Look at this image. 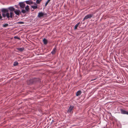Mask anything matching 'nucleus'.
Listing matches in <instances>:
<instances>
[{
    "label": "nucleus",
    "mask_w": 128,
    "mask_h": 128,
    "mask_svg": "<svg viewBox=\"0 0 128 128\" xmlns=\"http://www.w3.org/2000/svg\"><path fill=\"white\" fill-rule=\"evenodd\" d=\"M74 108V106L70 105L67 110V113H68L72 114L73 112V110Z\"/></svg>",
    "instance_id": "1"
},
{
    "label": "nucleus",
    "mask_w": 128,
    "mask_h": 128,
    "mask_svg": "<svg viewBox=\"0 0 128 128\" xmlns=\"http://www.w3.org/2000/svg\"><path fill=\"white\" fill-rule=\"evenodd\" d=\"M25 10L23 9L21 11V12L23 14H25L26 12H28L29 10V6L27 5L25 7Z\"/></svg>",
    "instance_id": "2"
},
{
    "label": "nucleus",
    "mask_w": 128,
    "mask_h": 128,
    "mask_svg": "<svg viewBox=\"0 0 128 128\" xmlns=\"http://www.w3.org/2000/svg\"><path fill=\"white\" fill-rule=\"evenodd\" d=\"M94 14H88L86 16L84 17V19H86L88 18H92V16H93Z\"/></svg>",
    "instance_id": "3"
},
{
    "label": "nucleus",
    "mask_w": 128,
    "mask_h": 128,
    "mask_svg": "<svg viewBox=\"0 0 128 128\" xmlns=\"http://www.w3.org/2000/svg\"><path fill=\"white\" fill-rule=\"evenodd\" d=\"M2 15L4 18H5L6 16L8 18H10V14L8 13H6V14L4 13H2Z\"/></svg>",
    "instance_id": "4"
},
{
    "label": "nucleus",
    "mask_w": 128,
    "mask_h": 128,
    "mask_svg": "<svg viewBox=\"0 0 128 128\" xmlns=\"http://www.w3.org/2000/svg\"><path fill=\"white\" fill-rule=\"evenodd\" d=\"M20 8H24L25 7L26 4L23 2H20L19 4Z\"/></svg>",
    "instance_id": "5"
},
{
    "label": "nucleus",
    "mask_w": 128,
    "mask_h": 128,
    "mask_svg": "<svg viewBox=\"0 0 128 128\" xmlns=\"http://www.w3.org/2000/svg\"><path fill=\"white\" fill-rule=\"evenodd\" d=\"M2 12L4 13H8V8H3L2 9Z\"/></svg>",
    "instance_id": "6"
},
{
    "label": "nucleus",
    "mask_w": 128,
    "mask_h": 128,
    "mask_svg": "<svg viewBox=\"0 0 128 128\" xmlns=\"http://www.w3.org/2000/svg\"><path fill=\"white\" fill-rule=\"evenodd\" d=\"M121 113L123 114H126L128 115V112L122 109H120Z\"/></svg>",
    "instance_id": "7"
},
{
    "label": "nucleus",
    "mask_w": 128,
    "mask_h": 128,
    "mask_svg": "<svg viewBox=\"0 0 128 128\" xmlns=\"http://www.w3.org/2000/svg\"><path fill=\"white\" fill-rule=\"evenodd\" d=\"M44 13L42 12H39L38 15V18H40L44 16Z\"/></svg>",
    "instance_id": "8"
},
{
    "label": "nucleus",
    "mask_w": 128,
    "mask_h": 128,
    "mask_svg": "<svg viewBox=\"0 0 128 128\" xmlns=\"http://www.w3.org/2000/svg\"><path fill=\"white\" fill-rule=\"evenodd\" d=\"M14 12L16 14L18 15H19L20 13V11L19 10H14Z\"/></svg>",
    "instance_id": "9"
},
{
    "label": "nucleus",
    "mask_w": 128,
    "mask_h": 128,
    "mask_svg": "<svg viewBox=\"0 0 128 128\" xmlns=\"http://www.w3.org/2000/svg\"><path fill=\"white\" fill-rule=\"evenodd\" d=\"M16 49L20 52H22L24 50V47L17 48Z\"/></svg>",
    "instance_id": "10"
},
{
    "label": "nucleus",
    "mask_w": 128,
    "mask_h": 128,
    "mask_svg": "<svg viewBox=\"0 0 128 128\" xmlns=\"http://www.w3.org/2000/svg\"><path fill=\"white\" fill-rule=\"evenodd\" d=\"M8 9H9L11 11H14L15 9L13 7L11 6L8 8Z\"/></svg>",
    "instance_id": "11"
},
{
    "label": "nucleus",
    "mask_w": 128,
    "mask_h": 128,
    "mask_svg": "<svg viewBox=\"0 0 128 128\" xmlns=\"http://www.w3.org/2000/svg\"><path fill=\"white\" fill-rule=\"evenodd\" d=\"M26 3L28 4H30L33 3V2L30 0H27L25 1Z\"/></svg>",
    "instance_id": "12"
},
{
    "label": "nucleus",
    "mask_w": 128,
    "mask_h": 128,
    "mask_svg": "<svg viewBox=\"0 0 128 128\" xmlns=\"http://www.w3.org/2000/svg\"><path fill=\"white\" fill-rule=\"evenodd\" d=\"M35 5L33 6H32L31 7L34 9H36L38 8V6L37 4L35 3Z\"/></svg>",
    "instance_id": "13"
},
{
    "label": "nucleus",
    "mask_w": 128,
    "mask_h": 128,
    "mask_svg": "<svg viewBox=\"0 0 128 128\" xmlns=\"http://www.w3.org/2000/svg\"><path fill=\"white\" fill-rule=\"evenodd\" d=\"M56 48L55 47L53 49L52 51L51 52V53L52 54H54L56 52Z\"/></svg>",
    "instance_id": "14"
},
{
    "label": "nucleus",
    "mask_w": 128,
    "mask_h": 128,
    "mask_svg": "<svg viewBox=\"0 0 128 128\" xmlns=\"http://www.w3.org/2000/svg\"><path fill=\"white\" fill-rule=\"evenodd\" d=\"M122 84L123 85L125 84L126 83L125 80L124 79H123L122 81H120V84Z\"/></svg>",
    "instance_id": "15"
},
{
    "label": "nucleus",
    "mask_w": 128,
    "mask_h": 128,
    "mask_svg": "<svg viewBox=\"0 0 128 128\" xmlns=\"http://www.w3.org/2000/svg\"><path fill=\"white\" fill-rule=\"evenodd\" d=\"M82 93V92L80 90L76 92V96H78L80 95Z\"/></svg>",
    "instance_id": "16"
},
{
    "label": "nucleus",
    "mask_w": 128,
    "mask_h": 128,
    "mask_svg": "<svg viewBox=\"0 0 128 128\" xmlns=\"http://www.w3.org/2000/svg\"><path fill=\"white\" fill-rule=\"evenodd\" d=\"M43 41L44 44H46L47 43V41L46 39L44 38L43 40Z\"/></svg>",
    "instance_id": "17"
},
{
    "label": "nucleus",
    "mask_w": 128,
    "mask_h": 128,
    "mask_svg": "<svg viewBox=\"0 0 128 128\" xmlns=\"http://www.w3.org/2000/svg\"><path fill=\"white\" fill-rule=\"evenodd\" d=\"M80 24V22H78L75 26L74 29L75 30H76L77 29V28L78 26H79Z\"/></svg>",
    "instance_id": "18"
},
{
    "label": "nucleus",
    "mask_w": 128,
    "mask_h": 128,
    "mask_svg": "<svg viewBox=\"0 0 128 128\" xmlns=\"http://www.w3.org/2000/svg\"><path fill=\"white\" fill-rule=\"evenodd\" d=\"M10 17L11 18H12L13 16L14 15L13 13L12 12H11L10 13Z\"/></svg>",
    "instance_id": "19"
},
{
    "label": "nucleus",
    "mask_w": 128,
    "mask_h": 128,
    "mask_svg": "<svg viewBox=\"0 0 128 128\" xmlns=\"http://www.w3.org/2000/svg\"><path fill=\"white\" fill-rule=\"evenodd\" d=\"M50 0H48L46 2L45 6H46L47 4H48L49 2L50 1Z\"/></svg>",
    "instance_id": "20"
},
{
    "label": "nucleus",
    "mask_w": 128,
    "mask_h": 128,
    "mask_svg": "<svg viewBox=\"0 0 128 128\" xmlns=\"http://www.w3.org/2000/svg\"><path fill=\"white\" fill-rule=\"evenodd\" d=\"M8 26V24H4V25H3V27H6V26Z\"/></svg>",
    "instance_id": "21"
},
{
    "label": "nucleus",
    "mask_w": 128,
    "mask_h": 128,
    "mask_svg": "<svg viewBox=\"0 0 128 128\" xmlns=\"http://www.w3.org/2000/svg\"><path fill=\"white\" fill-rule=\"evenodd\" d=\"M42 0H36V3L37 4H39Z\"/></svg>",
    "instance_id": "22"
},
{
    "label": "nucleus",
    "mask_w": 128,
    "mask_h": 128,
    "mask_svg": "<svg viewBox=\"0 0 128 128\" xmlns=\"http://www.w3.org/2000/svg\"><path fill=\"white\" fill-rule=\"evenodd\" d=\"M24 22H18V24H24Z\"/></svg>",
    "instance_id": "23"
},
{
    "label": "nucleus",
    "mask_w": 128,
    "mask_h": 128,
    "mask_svg": "<svg viewBox=\"0 0 128 128\" xmlns=\"http://www.w3.org/2000/svg\"><path fill=\"white\" fill-rule=\"evenodd\" d=\"M97 78L96 77H95V78H94L92 79V80H91V81H93L95 80H96V78Z\"/></svg>",
    "instance_id": "24"
},
{
    "label": "nucleus",
    "mask_w": 128,
    "mask_h": 128,
    "mask_svg": "<svg viewBox=\"0 0 128 128\" xmlns=\"http://www.w3.org/2000/svg\"><path fill=\"white\" fill-rule=\"evenodd\" d=\"M108 114L109 115V116H111V113L110 112H108Z\"/></svg>",
    "instance_id": "25"
},
{
    "label": "nucleus",
    "mask_w": 128,
    "mask_h": 128,
    "mask_svg": "<svg viewBox=\"0 0 128 128\" xmlns=\"http://www.w3.org/2000/svg\"><path fill=\"white\" fill-rule=\"evenodd\" d=\"M14 64H18V62H14Z\"/></svg>",
    "instance_id": "26"
},
{
    "label": "nucleus",
    "mask_w": 128,
    "mask_h": 128,
    "mask_svg": "<svg viewBox=\"0 0 128 128\" xmlns=\"http://www.w3.org/2000/svg\"><path fill=\"white\" fill-rule=\"evenodd\" d=\"M2 16L1 15V14H0V20H2Z\"/></svg>",
    "instance_id": "27"
},
{
    "label": "nucleus",
    "mask_w": 128,
    "mask_h": 128,
    "mask_svg": "<svg viewBox=\"0 0 128 128\" xmlns=\"http://www.w3.org/2000/svg\"><path fill=\"white\" fill-rule=\"evenodd\" d=\"M18 64H13L14 66H17Z\"/></svg>",
    "instance_id": "28"
},
{
    "label": "nucleus",
    "mask_w": 128,
    "mask_h": 128,
    "mask_svg": "<svg viewBox=\"0 0 128 128\" xmlns=\"http://www.w3.org/2000/svg\"><path fill=\"white\" fill-rule=\"evenodd\" d=\"M86 19H84H84H83V20L84 21V20H86Z\"/></svg>",
    "instance_id": "29"
},
{
    "label": "nucleus",
    "mask_w": 128,
    "mask_h": 128,
    "mask_svg": "<svg viewBox=\"0 0 128 128\" xmlns=\"http://www.w3.org/2000/svg\"><path fill=\"white\" fill-rule=\"evenodd\" d=\"M14 38H18V37H17V36H15L14 37Z\"/></svg>",
    "instance_id": "30"
},
{
    "label": "nucleus",
    "mask_w": 128,
    "mask_h": 128,
    "mask_svg": "<svg viewBox=\"0 0 128 128\" xmlns=\"http://www.w3.org/2000/svg\"><path fill=\"white\" fill-rule=\"evenodd\" d=\"M36 0H34L35 1Z\"/></svg>",
    "instance_id": "31"
}]
</instances>
